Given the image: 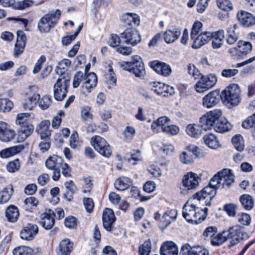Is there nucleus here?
Masks as SVG:
<instances>
[{
	"label": "nucleus",
	"mask_w": 255,
	"mask_h": 255,
	"mask_svg": "<svg viewBox=\"0 0 255 255\" xmlns=\"http://www.w3.org/2000/svg\"><path fill=\"white\" fill-rule=\"evenodd\" d=\"M217 5L219 8L224 11H229L233 9V5L229 0H217Z\"/></svg>",
	"instance_id": "obj_53"
},
{
	"label": "nucleus",
	"mask_w": 255,
	"mask_h": 255,
	"mask_svg": "<svg viewBox=\"0 0 255 255\" xmlns=\"http://www.w3.org/2000/svg\"><path fill=\"white\" fill-rule=\"evenodd\" d=\"M77 219L73 216L67 217L65 220V225L69 228H74L77 226Z\"/></svg>",
	"instance_id": "obj_64"
},
{
	"label": "nucleus",
	"mask_w": 255,
	"mask_h": 255,
	"mask_svg": "<svg viewBox=\"0 0 255 255\" xmlns=\"http://www.w3.org/2000/svg\"><path fill=\"white\" fill-rule=\"evenodd\" d=\"M131 184L130 179L127 177L123 176L117 179L114 183L115 187L118 190L124 191L128 189Z\"/></svg>",
	"instance_id": "obj_36"
},
{
	"label": "nucleus",
	"mask_w": 255,
	"mask_h": 255,
	"mask_svg": "<svg viewBox=\"0 0 255 255\" xmlns=\"http://www.w3.org/2000/svg\"><path fill=\"white\" fill-rule=\"evenodd\" d=\"M238 221L243 225L248 226L251 223V217L247 213L239 214L237 216Z\"/></svg>",
	"instance_id": "obj_59"
},
{
	"label": "nucleus",
	"mask_w": 255,
	"mask_h": 255,
	"mask_svg": "<svg viewBox=\"0 0 255 255\" xmlns=\"http://www.w3.org/2000/svg\"><path fill=\"white\" fill-rule=\"evenodd\" d=\"M103 227L109 232L112 230L113 225L116 220L113 211L109 208H107L103 213Z\"/></svg>",
	"instance_id": "obj_17"
},
{
	"label": "nucleus",
	"mask_w": 255,
	"mask_h": 255,
	"mask_svg": "<svg viewBox=\"0 0 255 255\" xmlns=\"http://www.w3.org/2000/svg\"><path fill=\"white\" fill-rule=\"evenodd\" d=\"M211 33L208 31L201 32L199 34L191 37L193 41L192 47L194 49H198L208 43L211 39Z\"/></svg>",
	"instance_id": "obj_18"
},
{
	"label": "nucleus",
	"mask_w": 255,
	"mask_h": 255,
	"mask_svg": "<svg viewBox=\"0 0 255 255\" xmlns=\"http://www.w3.org/2000/svg\"><path fill=\"white\" fill-rule=\"evenodd\" d=\"M151 89L157 95L163 96H166L168 94L171 95L174 93V88L172 87L159 82H153Z\"/></svg>",
	"instance_id": "obj_20"
},
{
	"label": "nucleus",
	"mask_w": 255,
	"mask_h": 255,
	"mask_svg": "<svg viewBox=\"0 0 255 255\" xmlns=\"http://www.w3.org/2000/svg\"><path fill=\"white\" fill-rule=\"evenodd\" d=\"M38 228L35 224H28L20 232V237L26 241H32L38 233Z\"/></svg>",
	"instance_id": "obj_21"
},
{
	"label": "nucleus",
	"mask_w": 255,
	"mask_h": 255,
	"mask_svg": "<svg viewBox=\"0 0 255 255\" xmlns=\"http://www.w3.org/2000/svg\"><path fill=\"white\" fill-rule=\"evenodd\" d=\"M234 182V175L232 171L230 169H224L211 178L209 185L216 190L221 186L223 188H228Z\"/></svg>",
	"instance_id": "obj_2"
},
{
	"label": "nucleus",
	"mask_w": 255,
	"mask_h": 255,
	"mask_svg": "<svg viewBox=\"0 0 255 255\" xmlns=\"http://www.w3.org/2000/svg\"><path fill=\"white\" fill-rule=\"evenodd\" d=\"M224 234L228 239H230L229 246L233 247L238 244L243 239V234L241 227L240 226H235L229 228L227 231H224Z\"/></svg>",
	"instance_id": "obj_13"
},
{
	"label": "nucleus",
	"mask_w": 255,
	"mask_h": 255,
	"mask_svg": "<svg viewBox=\"0 0 255 255\" xmlns=\"http://www.w3.org/2000/svg\"><path fill=\"white\" fill-rule=\"evenodd\" d=\"M227 241L226 236L224 234V231L219 234H216L211 240L212 245L219 246Z\"/></svg>",
	"instance_id": "obj_49"
},
{
	"label": "nucleus",
	"mask_w": 255,
	"mask_h": 255,
	"mask_svg": "<svg viewBox=\"0 0 255 255\" xmlns=\"http://www.w3.org/2000/svg\"><path fill=\"white\" fill-rule=\"evenodd\" d=\"M97 83V77L94 73L91 72L85 75L81 86L82 93L85 96H87L96 87Z\"/></svg>",
	"instance_id": "obj_12"
},
{
	"label": "nucleus",
	"mask_w": 255,
	"mask_h": 255,
	"mask_svg": "<svg viewBox=\"0 0 255 255\" xmlns=\"http://www.w3.org/2000/svg\"><path fill=\"white\" fill-rule=\"evenodd\" d=\"M64 186L67 190L64 195V198L67 201H71L73 198V195L78 191L77 186L72 180L65 182Z\"/></svg>",
	"instance_id": "obj_33"
},
{
	"label": "nucleus",
	"mask_w": 255,
	"mask_h": 255,
	"mask_svg": "<svg viewBox=\"0 0 255 255\" xmlns=\"http://www.w3.org/2000/svg\"><path fill=\"white\" fill-rule=\"evenodd\" d=\"M151 242L150 240H146L139 247L138 252L140 255H149L151 252Z\"/></svg>",
	"instance_id": "obj_51"
},
{
	"label": "nucleus",
	"mask_w": 255,
	"mask_h": 255,
	"mask_svg": "<svg viewBox=\"0 0 255 255\" xmlns=\"http://www.w3.org/2000/svg\"><path fill=\"white\" fill-rule=\"evenodd\" d=\"M83 203L85 209L88 213H91L94 207L93 200L90 198H84L83 199Z\"/></svg>",
	"instance_id": "obj_63"
},
{
	"label": "nucleus",
	"mask_w": 255,
	"mask_h": 255,
	"mask_svg": "<svg viewBox=\"0 0 255 255\" xmlns=\"http://www.w3.org/2000/svg\"><path fill=\"white\" fill-rule=\"evenodd\" d=\"M50 122L49 121H42L37 126L36 130L40 134L42 140H50L51 135L50 131L49 130Z\"/></svg>",
	"instance_id": "obj_28"
},
{
	"label": "nucleus",
	"mask_w": 255,
	"mask_h": 255,
	"mask_svg": "<svg viewBox=\"0 0 255 255\" xmlns=\"http://www.w3.org/2000/svg\"><path fill=\"white\" fill-rule=\"evenodd\" d=\"M240 89L237 84H232L225 88L221 95L220 98L224 103L230 106H237L240 102Z\"/></svg>",
	"instance_id": "obj_3"
},
{
	"label": "nucleus",
	"mask_w": 255,
	"mask_h": 255,
	"mask_svg": "<svg viewBox=\"0 0 255 255\" xmlns=\"http://www.w3.org/2000/svg\"><path fill=\"white\" fill-rule=\"evenodd\" d=\"M73 245L69 240L62 241L58 247V254L61 255H69L73 249Z\"/></svg>",
	"instance_id": "obj_35"
},
{
	"label": "nucleus",
	"mask_w": 255,
	"mask_h": 255,
	"mask_svg": "<svg viewBox=\"0 0 255 255\" xmlns=\"http://www.w3.org/2000/svg\"><path fill=\"white\" fill-rule=\"evenodd\" d=\"M255 125V114L249 117L246 120L244 121L242 123L243 128L249 129L253 128Z\"/></svg>",
	"instance_id": "obj_62"
},
{
	"label": "nucleus",
	"mask_w": 255,
	"mask_h": 255,
	"mask_svg": "<svg viewBox=\"0 0 255 255\" xmlns=\"http://www.w3.org/2000/svg\"><path fill=\"white\" fill-rule=\"evenodd\" d=\"M150 66L157 73L163 76H169L172 72L171 68L169 65L159 61L150 62Z\"/></svg>",
	"instance_id": "obj_22"
},
{
	"label": "nucleus",
	"mask_w": 255,
	"mask_h": 255,
	"mask_svg": "<svg viewBox=\"0 0 255 255\" xmlns=\"http://www.w3.org/2000/svg\"><path fill=\"white\" fill-rule=\"evenodd\" d=\"M200 181V178L196 173L187 172L182 178V186L180 188V193L183 195H186L192 192L198 187Z\"/></svg>",
	"instance_id": "obj_5"
},
{
	"label": "nucleus",
	"mask_w": 255,
	"mask_h": 255,
	"mask_svg": "<svg viewBox=\"0 0 255 255\" xmlns=\"http://www.w3.org/2000/svg\"><path fill=\"white\" fill-rule=\"evenodd\" d=\"M215 130L218 132L223 133L229 131L231 129V124L225 119L221 117L220 120H218L215 126L213 127Z\"/></svg>",
	"instance_id": "obj_34"
},
{
	"label": "nucleus",
	"mask_w": 255,
	"mask_h": 255,
	"mask_svg": "<svg viewBox=\"0 0 255 255\" xmlns=\"http://www.w3.org/2000/svg\"><path fill=\"white\" fill-rule=\"evenodd\" d=\"M133 59V69L131 72L136 77L141 78L145 74V70L141 58L137 55L132 56Z\"/></svg>",
	"instance_id": "obj_24"
},
{
	"label": "nucleus",
	"mask_w": 255,
	"mask_h": 255,
	"mask_svg": "<svg viewBox=\"0 0 255 255\" xmlns=\"http://www.w3.org/2000/svg\"><path fill=\"white\" fill-rule=\"evenodd\" d=\"M198 149L196 146L188 147L185 151L180 154V162L184 164H190L193 163L195 158L198 155Z\"/></svg>",
	"instance_id": "obj_14"
},
{
	"label": "nucleus",
	"mask_w": 255,
	"mask_h": 255,
	"mask_svg": "<svg viewBox=\"0 0 255 255\" xmlns=\"http://www.w3.org/2000/svg\"><path fill=\"white\" fill-rule=\"evenodd\" d=\"M180 254L182 255H207L208 251L200 246L191 247L189 244H186L181 248Z\"/></svg>",
	"instance_id": "obj_15"
},
{
	"label": "nucleus",
	"mask_w": 255,
	"mask_h": 255,
	"mask_svg": "<svg viewBox=\"0 0 255 255\" xmlns=\"http://www.w3.org/2000/svg\"><path fill=\"white\" fill-rule=\"evenodd\" d=\"M217 233V228L215 226H211L208 227L205 230L203 235L205 239H210L211 240Z\"/></svg>",
	"instance_id": "obj_55"
},
{
	"label": "nucleus",
	"mask_w": 255,
	"mask_h": 255,
	"mask_svg": "<svg viewBox=\"0 0 255 255\" xmlns=\"http://www.w3.org/2000/svg\"><path fill=\"white\" fill-rule=\"evenodd\" d=\"M39 107L42 110H46L52 104V100L51 97L48 95H45L38 101Z\"/></svg>",
	"instance_id": "obj_52"
},
{
	"label": "nucleus",
	"mask_w": 255,
	"mask_h": 255,
	"mask_svg": "<svg viewBox=\"0 0 255 255\" xmlns=\"http://www.w3.org/2000/svg\"><path fill=\"white\" fill-rule=\"evenodd\" d=\"M34 127L31 124L19 126L17 129L18 140L23 141L26 139L33 132Z\"/></svg>",
	"instance_id": "obj_27"
},
{
	"label": "nucleus",
	"mask_w": 255,
	"mask_h": 255,
	"mask_svg": "<svg viewBox=\"0 0 255 255\" xmlns=\"http://www.w3.org/2000/svg\"><path fill=\"white\" fill-rule=\"evenodd\" d=\"M161 255H178L177 246L172 241H167L162 244L160 249Z\"/></svg>",
	"instance_id": "obj_23"
},
{
	"label": "nucleus",
	"mask_w": 255,
	"mask_h": 255,
	"mask_svg": "<svg viewBox=\"0 0 255 255\" xmlns=\"http://www.w3.org/2000/svg\"><path fill=\"white\" fill-rule=\"evenodd\" d=\"M252 49V45L250 42L239 40L237 46L230 48L228 52L234 59H240L250 53Z\"/></svg>",
	"instance_id": "obj_8"
},
{
	"label": "nucleus",
	"mask_w": 255,
	"mask_h": 255,
	"mask_svg": "<svg viewBox=\"0 0 255 255\" xmlns=\"http://www.w3.org/2000/svg\"><path fill=\"white\" fill-rule=\"evenodd\" d=\"M30 114L28 113H20L17 116L15 123L18 126L30 124L29 123Z\"/></svg>",
	"instance_id": "obj_46"
},
{
	"label": "nucleus",
	"mask_w": 255,
	"mask_h": 255,
	"mask_svg": "<svg viewBox=\"0 0 255 255\" xmlns=\"http://www.w3.org/2000/svg\"><path fill=\"white\" fill-rule=\"evenodd\" d=\"M237 16L241 24L245 27H249L255 23V17L249 12L242 10L237 13Z\"/></svg>",
	"instance_id": "obj_25"
},
{
	"label": "nucleus",
	"mask_w": 255,
	"mask_h": 255,
	"mask_svg": "<svg viewBox=\"0 0 255 255\" xmlns=\"http://www.w3.org/2000/svg\"><path fill=\"white\" fill-rule=\"evenodd\" d=\"M181 34L179 30H167L163 32L164 39L167 43H171L177 40Z\"/></svg>",
	"instance_id": "obj_39"
},
{
	"label": "nucleus",
	"mask_w": 255,
	"mask_h": 255,
	"mask_svg": "<svg viewBox=\"0 0 255 255\" xmlns=\"http://www.w3.org/2000/svg\"><path fill=\"white\" fill-rule=\"evenodd\" d=\"M202 27V23L199 21H197L195 22L193 25L190 36L191 37H193L194 36H196V35L199 34L201 31V29Z\"/></svg>",
	"instance_id": "obj_61"
},
{
	"label": "nucleus",
	"mask_w": 255,
	"mask_h": 255,
	"mask_svg": "<svg viewBox=\"0 0 255 255\" xmlns=\"http://www.w3.org/2000/svg\"><path fill=\"white\" fill-rule=\"evenodd\" d=\"M13 107L12 102L7 99H0V112H9Z\"/></svg>",
	"instance_id": "obj_48"
},
{
	"label": "nucleus",
	"mask_w": 255,
	"mask_h": 255,
	"mask_svg": "<svg viewBox=\"0 0 255 255\" xmlns=\"http://www.w3.org/2000/svg\"><path fill=\"white\" fill-rule=\"evenodd\" d=\"M27 40L24 32L22 30L17 31V39L14 49V56L17 57L23 51Z\"/></svg>",
	"instance_id": "obj_19"
},
{
	"label": "nucleus",
	"mask_w": 255,
	"mask_h": 255,
	"mask_svg": "<svg viewBox=\"0 0 255 255\" xmlns=\"http://www.w3.org/2000/svg\"><path fill=\"white\" fill-rule=\"evenodd\" d=\"M240 201L243 207L246 210H251L254 207L253 198L248 194L242 195L240 197Z\"/></svg>",
	"instance_id": "obj_45"
},
{
	"label": "nucleus",
	"mask_w": 255,
	"mask_h": 255,
	"mask_svg": "<svg viewBox=\"0 0 255 255\" xmlns=\"http://www.w3.org/2000/svg\"><path fill=\"white\" fill-rule=\"evenodd\" d=\"M135 134V128L131 126H127L123 131L124 138L127 140H131Z\"/></svg>",
	"instance_id": "obj_57"
},
{
	"label": "nucleus",
	"mask_w": 255,
	"mask_h": 255,
	"mask_svg": "<svg viewBox=\"0 0 255 255\" xmlns=\"http://www.w3.org/2000/svg\"><path fill=\"white\" fill-rule=\"evenodd\" d=\"M202 129L203 128L201 124L200 125L190 124L187 126L186 131L189 136L198 138L202 134Z\"/></svg>",
	"instance_id": "obj_38"
},
{
	"label": "nucleus",
	"mask_w": 255,
	"mask_h": 255,
	"mask_svg": "<svg viewBox=\"0 0 255 255\" xmlns=\"http://www.w3.org/2000/svg\"><path fill=\"white\" fill-rule=\"evenodd\" d=\"M63 158L59 156L53 155L45 161L46 166L49 169L60 168L62 165Z\"/></svg>",
	"instance_id": "obj_31"
},
{
	"label": "nucleus",
	"mask_w": 255,
	"mask_h": 255,
	"mask_svg": "<svg viewBox=\"0 0 255 255\" xmlns=\"http://www.w3.org/2000/svg\"><path fill=\"white\" fill-rule=\"evenodd\" d=\"M91 144L101 155L109 157L112 154V150L109 144L103 137L96 135L91 140Z\"/></svg>",
	"instance_id": "obj_9"
},
{
	"label": "nucleus",
	"mask_w": 255,
	"mask_h": 255,
	"mask_svg": "<svg viewBox=\"0 0 255 255\" xmlns=\"http://www.w3.org/2000/svg\"><path fill=\"white\" fill-rule=\"evenodd\" d=\"M220 98V95L218 92H211L203 98V105L207 108H212L219 102Z\"/></svg>",
	"instance_id": "obj_26"
},
{
	"label": "nucleus",
	"mask_w": 255,
	"mask_h": 255,
	"mask_svg": "<svg viewBox=\"0 0 255 255\" xmlns=\"http://www.w3.org/2000/svg\"><path fill=\"white\" fill-rule=\"evenodd\" d=\"M217 81V79L215 75L202 76L195 84V89L197 92H204L214 86Z\"/></svg>",
	"instance_id": "obj_10"
},
{
	"label": "nucleus",
	"mask_w": 255,
	"mask_h": 255,
	"mask_svg": "<svg viewBox=\"0 0 255 255\" xmlns=\"http://www.w3.org/2000/svg\"><path fill=\"white\" fill-rule=\"evenodd\" d=\"M70 76L58 78L53 86L54 97L55 100L61 101L66 97L69 86Z\"/></svg>",
	"instance_id": "obj_6"
},
{
	"label": "nucleus",
	"mask_w": 255,
	"mask_h": 255,
	"mask_svg": "<svg viewBox=\"0 0 255 255\" xmlns=\"http://www.w3.org/2000/svg\"><path fill=\"white\" fill-rule=\"evenodd\" d=\"M60 15L61 11L59 9L43 15L38 23V29L39 31L41 33L48 32L56 24Z\"/></svg>",
	"instance_id": "obj_4"
},
{
	"label": "nucleus",
	"mask_w": 255,
	"mask_h": 255,
	"mask_svg": "<svg viewBox=\"0 0 255 255\" xmlns=\"http://www.w3.org/2000/svg\"><path fill=\"white\" fill-rule=\"evenodd\" d=\"M71 65V60L68 59H64L59 61L58 66L55 68V72L60 75V77H66V76H70L66 71L70 68Z\"/></svg>",
	"instance_id": "obj_30"
},
{
	"label": "nucleus",
	"mask_w": 255,
	"mask_h": 255,
	"mask_svg": "<svg viewBox=\"0 0 255 255\" xmlns=\"http://www.w3.org/2000/svg\"><path fill=\"white\" fill-rule=\"evenodd\" d=\"M238 25L236 24L230 25L226 29V42L229 45L234 44L239 39V34L236 32Z\"/></svg>",
	"instance_id": "obj_29"
},
{
	"label": "nucleus",
	"mask_w": 255,
	"mask_h": 255,
	"mask_svg": "<svg viewBox=\"0 0 255 255\" xmlns=\"http://www.w3.org/2000/svg\"><path fill=\"white\" fill-rule=\"evenodd\" d=\"M13 192L12 186L10 185L8 187L4 188L0 192V204L6 203L10 198Z\"/></svg>",
	"instance_id": "obj_44"
},
{
	"label": "nucleus",
	"mask_w": 255,
	"mask_h": 255,
	"mask_svg": "<svg viewBox=\"0 0 255 255\" xmlns=\"http://www.w3.org/2000/svg\"><path fill=\"white\" fill-rule=\"evenodd\" d=\"M33 251L27 246H19L13 250V255H32Z\"/></svg>",
	"instance_id": "obj_47"
},
{
	"label": "nucleus",
	"mask_w": 255,
	"mask_h": 255,
	"mask_svg": "<svg viewBox=\"0 0 255 255\" xmlns=\"http://www.w3.org/2000/svg\"><path fill=\"white\" fill-rule=\"evenodd\" d=\"M54 217L55 213L51 209L41 214L40 223L42 226L46 230L51 229L55 224Z\"/></svg>",
	"instance_id": "obj_16"
},
{
	"label": "nucleus",
	"mask_w": 255,
	"mask_h": 255,
	"mask_svg": "<svg viewBox=\"0 0 255 255\" xmlns=\"http://www.w3.org/2000/svg\"><path fill=\"white\" fill-rule=\"evenodd\" d=\"M121 38L124 42L132 46L137 45L141 41V36L139 32L132 27L126 29L121 33Z\"/></svg>",
	"instance_id": "obj_11"
},
{
	"label": "nucleus",
	"mask_w": 255,
	"mask_h": 255,
	"mask_svg": "<svg viewBox=\"0 0 255 255\" xmlns=\"http://www.w3.org/2000/svg\"><path fill=\"white\" fill-rule=\"evenodd\" d=\"M81 181L83 193L84 194L90 193L93 188V184L91 178L90 177H84L81 179Z\"/></svg>",
	"instance_id": "obj_50"
},
{
	"label": "nucleus",
	"mask_w": 255,
	"mask_h": 255,
	"mask_svg": "<svg viewBox=\"0 0 255 255\" xmlns=\"http://www.w3.org/2000/svg\"><path fill=\"white\" fill-rule=\"evenodd\" d=\"M205 143L212 149H216L219 147L220 144L216 136L212 133L205 135L203 136Z\"/></svg>",
	"instance_id": "obj_41"
},
{
	"label": "nucleus",
	"mask_w": 255,
	"mask_h": 255,
	"mask_svg": "<svg viewBox=\"0 0 255 255\" xmlns=\"http://www.w3.org/2000/svg\"><path fill=\"white\" fill-rule=\"evenodd\" d=\"M192 198H193L197 202H199L201 201H204L206 199V200L204 202V203L208 206L211 205V200H210V194H209L207 192H204L203 189L200 192H197L194 194L193 197Z\"/></svg>",
	"instance_id": "obj_42"
},
{
	"label": "nucleus",
	"mask_w": 255,
	"mask_h": 255,
	"mask_svg": "<svg viewBox=\"0 0 255 255\" xmlns=\"http://www.w3.org/2000/svg\"><path fill=\"white\" fill-rule=\"evenodd\" d=\"M81 118L84 121H89L93 118L91 113V108L89 106L84 107L81 111Z\"/></svg>",
	"instance_id": "obj_54"
},
{
	"label": "nucleus",
	"mask_w": 255,
	"mask_h": 255,
	"mask_svg": "<svg viewBox=\"0 0 255 255\" xmlns=\"http://www.w3.org/2000/svg\"><path fill=\"white\" fill-rule=\"evenodd\" d=\"M84 73L79 71L75 74L73 81V86L74 88H77L81 82H83L84 78Z\"/></svg>",
	"instance_id": "obj_60"
},
{
	"label": "nucleus",
	"mask_w": 255,
	"mask_h": 255,
	"mask_svg": "<svg viewBox=\"0 0 255 255\" xmlns=\"http://www.w3.org/2000/svg\"><path fill=\"white\" fill-rule=\"evenodd\" d=\"M222 115V111L218 109L207 112L203 115L200 119L203 129L206 130L213 128Z\"/></svg>",
	"instance_id": "obj_7"
},
{
	"label": "nucleus",
	"mask_w": 255,
	"mask_h": 255,
	"mask_svg": "<svg viewBox=\"0 0 255 255\" xmlns=\"http://www.w3.org/2000/svg\"><path fill=\"white\" fill-rule=\"evenodd\" d=\"M18 208L14 205L9 206L6 210L5 216L9 222H15L19 217Z\"/></svg>",
	"instance_id": "obj_40"
},
{
	"label": "nucleus",
	"mask_w": 255,
	"mask_h": 255,
	"mask_svg": "<svg viewBox=\"0 0 255 255\" xmlns=\"http://www.w3.org/2000/svg\"><path fill=\"white\" fill-rule=\"evenodd\" d=\"M15 135V131L10 129L8 125L5 123V125L3 128H1L0 130V140L2 141L7 142L13 139Z\"/></svg>",
	"instance_id": "obj_32"
},
{
	"label": "nucleus",
	"mask_w": 255,
	"mask_h": 255,
	"mask_svg": "<svg viewBox=\"0 0 255 255\" xmlns=\"http://www.w3.org/2000/svg\"><path fill=\"white\" fill-rule=\"evenodd\" d=\"M20 167L19 160L18 159L9 162L7 165V169L9 172L14 173L18 171Z\"/></svg>",
	"instance_id": "obj_56"
},
{
	"label": "nucleus",
	"mask_w": 255,
	"mask_h": 255,
	"mask_svg": "<svg viewBox=\"0 0 255 255\" xmlns=\"http://www.w3.org/2000/svg\"><path fill=\"white\" fill-rule=\"evenodd\" d=\"M162 131L167 134L174 135L179 132V128L178 127L172 125L163 127Z\"/></svg>",
	"instance_id": "obj_58"
},
{
	"label": "nucleus",
	"mask_w": 255,
	"mask_h": 255,
	"mask_svg": "<svg viewBox=\"0 0 255 255\" xmlns=\"http://www.w3.org/2000/svg\"><path fill=\"white\" fill-rule=\"evenodd\" d=\"M36 89L35 87L32 86L29 88L26 92V98L35 105L40 99V95L35 91Z\"/></svg>",
	"instance_id": "obj_43"
},
{
	"label": "nucleus",
	"mask_w": 255,
	"mask_h": 255,
	"mask_svg": "<svg viewBox=\"0 0 255 255\" xmlns=\"http://www.w3.org/2000/svg\"><path fill=\"white\" fill-rule=\"evenodd\" d=\"M123 21L127 25H138L140 20L139 16L134 13H127L123 16Z\"/></svg>",
	"instance_id": "obj_37"
},
{
	"label": "nucleus",
	"mask_w": 255,
	"mask_h": 255,
	"mask_svg": "<svg viewBox=\"0 0 255 255\" xmlns=\"http://www.w3.org/2000/svg\"><path fill=\"white\" fill-rule=\"evenodd\" d=\"M197 203L191 198L183 207L182 216L189 223L198 224L206 218L208 209L205 208L203 210L197 206Z\"/></svg>",
	"instance_id": "obj_1"
}]
</instances>
